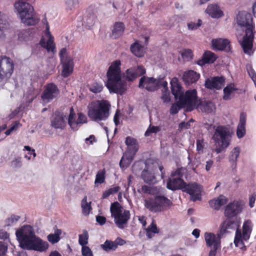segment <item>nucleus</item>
<instances>
[{
    "label": "nucleus",
    "mask_w": 256,
    "mask_h": 256,
    "mask_svg": "<svg viewBox=\"0 0 256 256\" xmlns=\"http://www.w3.org/2000/svg\"><path fill=\"white\" fill-rule=\"evenodd\" d=\"M8 250V246L4 242H0V256H4Z\"/></svg>",
    "instance_id": "62"
},
{
    "label": "nucleus",
    "mask_w": 256,
    "mask_h": 256,
    "mask_svg": "<svg viewBox=\"0 0 256 256\" xmlns=\"http://www.w3.org/2000/svg\"><path fill=\"white\" fill-rule=\"evenodd\" d=\"M22 161L20 157L15 158L11 162V166L14 168H20L22 166Z\"/></svg>",
    "instance_id": "57"
},
{
    "label": "nucleus",
    "mask_w": 256,
    "mask_h": 256,
    "mask_svg": "<svg viewBox=\"0 0 256 256\" xmlns=\"http://www.w3.org/2000/svg\"><path fill=\"white\" fill-rule=\"evenodd\" d=\"M224 78L222 77H214L208 78L205 82V86L209 89H220L224 84Z\"/></svg>",
    "instance_id": "24"
},
{
    "label": "nucleus",
    "mask_w": 256,
    "mask_h": 256,
    "mask_svg": "<svg viewBox=\"0 0 256 256\" xmlns=\"http://www.w3.org/2000/svg\"><path fill=\"white\" fill-rule=\"evenodd\" d=\"M138 86L150 92H154L158 88V80L143 76L140 80Z\"/></svg>",
    "instance_id": "18"
},
{
    "label": "nucleus",
    "mask_w": 256,
    "mask_h": 256,
    "mask_svg": "<svg viewBox=\"0 0 256 256\" xmlns=\"http://www.w3.org/2000/svg\"><path fill=\"white\" fill-rule=\"evenodd\" d=\"M120 187L118 186H114V188H110L108 190L104 192L102 198L104 199L108 198L110 195L114 194L119 191Z\"/></svg>",
    "instance_id": "48"
},
{
    "label": "nucleus",
    "mask_w": 256,
    "mask_h": 256,
    "mask_svg": "<svg viewBox=\"0 0 256 256\" xmlns=\"http://www.w3.org/2000/svg\"><path fill=\"white\" fill-rule=\"evenodd\" d=\"M78 243L83 246H86V244L88 243V234L87 231L84 230L82 234L78 236Z\"/></svg>",
    "instance_id": "46"
},
{
    "label": "nucleus",
    "mask_w": 256,
    "mask_h": 256,
    "mask_svg": "<svg viewBox=\"0 0 256 256\" xmlns=\"http://www.w3.org/2000/svg\"><path fill=\"white\" fill-rule=\"evenodd\" d=\"M212 49L215 50H230V42L227 39L216 38L212 40Z\"/></svg>",
    "instance_id": "25"
},
{
    "label": "nucleus",
    "mask_w": 256,
    "mask_h": 256,
    "mask_svg": "<svg viewBox=\"0 0 256 256\" xmlns=\"http://www.w3.org/2000/svg\"><path fill=\"white\" fill-rule=\"evenodd\" d=\"M96 140L94 136L92 134L85 139V142L88 145L92 144Z\"/></svg>",
    "instance_id": "63"
},
{
    "label": "nucleus",
    "mask_w": 256,
    "mask_h": 256,
    "mask_svg": "<svg viewBox=\"0 0 256 256\" xmlns=\"http://www.w3.org/2000/svg\"><path fill=\"white\" fill-rule=\"evenodd\" d=\"M14 68V62L10 58L0 57V79L6 81L12 75Z\"/></svg>",
    "instance_id": "14"
},
{
    "label": "nucleus",
    "mask_w": 256,
    "mask_h": 256,
    "mask_svg": "<svg viewBox=\"0 0 256 256\" xmlns=\"http://www.w3.org/2000/svg\"><path fill=\"white\" fill-rule=\"evenodd\" d=\"M103 88L102 84L95 82L90 86V90L94 93H98L100 92Z\"/></svg>",
    "instance_id": "49"
},
{
    "label": "nucleus",
    "mask_w": 256,
    "mask_h": 256,
    "mask_svg": "<svg viewBox=\"0 0 256 256\" xmlns=\"http://www.w3.org/2000/svg\"><path fill=\"white\" fill-rule=\"evenodd\" d=\"M227 200L224 196H220L216 199L212 200L210 201V206L214 208L218 209L221 206L226 203Z\"/></svg>",
    "instance_id": "35"
},
{
    "label": "nucleus",
    "mask_w": 256,
    "mask_h": 256,
    "mask_svg": "<svg viewBox=\"0 0 256 256\" xmlns=\"http://www.w3.org/2000/svg\"><path fill=\"white\" fill-rule=\"evenodd\" d=\"M120 62H113L107 72L108 81L106 84L110 92L122 94L126 89V84L121 78Z\"/></svg>",
    "instance_id": "5"
},
{
    "label": "nucleus",
    "mask_w": 256,
    "mask_h": 256,
    "mask_svg": "<svg viewBox=\"0 0 256 256\" xmlns=\"http://www.w3.org/2000/svg\"><path fill=\"white\" fill-rule=\"evenodd\" d=\"M236 90V88H235L234 84H230L227 86L224 89V100H230L233 96L234 92Z\"/></svg>",
    "instance_id": "36"
},
{
    "label": "nucleus",
    "mask_w": 256,
    "mask_h": 256,
    "mask_svg": "<svg viewBox=\"0 0 256 256\" xmlns=\"http://www.w3.org/2000/svg\"><path fill=\"white\" fill-rule=\"evenodd\" d=\"M190 122H191V121H190V122H182L180 123L179 124V128L181 129V130H182L184 128H186V129L190 127Z\"/></svg>",
    "instance_id": "64"
},
{
    "label": "nucleus",
    "mask_w": 256,
    "mask_h": 256,
    "mask_svg": "<svg viewBox=\"0 0 256 256\" xmlns=\"http://www.w3.org/2000/svg\"><path fill=\"white\" fill-rule=\"evenodd\" d=\"M10 28V23L7 20L6 14L0 12V40L5 37L4 32Z\"/></svg>",
    "instance_id": "29"
},
{
    "label": "nucleus",
    "mask_w": 256,
    "mask_h": 256,
    "mask_svg": "<svg viewBox=\"0 0 256 256\" xmlns=\"http://www.w3.org/2000/svg\"><path fill=\"white\" fill-rule=\"evenodd\" d=\"M171 90L176 100H178L182 106H187L190 110L194 109L198 104V96L196 90H190L186 92L176 78H173L170 81Z\"/></svg>",
    "instance_id": "4"
},
{
    "label": "nucleus",
    "mask_w": 256,
    "mask_h": 256,
    "mask_svg": "<svg viewBox=\"0 0 256 256\" xmlns=\"http://www.w3.org/2000/svg\"><path fill=\"white\" fill-rule=\"evenodd\" d=\"M198 104L194 108H198L202 111L212 112L215 109V106L212 102L206 101H200L198 98Z\"/></svg>",
    "instance_id": "30"
},
{
    "label": "nucleus",
    "mask_w": 256,
    "mask_h": 256,
    "mask_svg": "<svg viewBox=\"0 0 256 256\" xmlns=\"http://www.w3.org/2000/svg\"><path fill=\"white\" fill-rule=\"evenodd\" d=\"M82 256H93L92 250L88 246L82 248Z\"/></svg>",
    "instance_id": "58"
},
{
    "label": "nucleus",
    "mask_w": 256,
    "mask_h": 256,
    "mask_svg": "<svg viewBox=\"0 0 256 256\" xmlns=\"http://www.w3.org/2000/svg\"><path fill=\"white\" fill-rule=\"evenodd\" d=\"M110 210L116 226L124 228L130 218V211L124 208L118 202L112 204Z\"/></svg>",
    "instance_id": "9"
},
{
    "label": "nucleus",
    "mask_w": 256,
    "mask_h": 256,
    "mask_svg": "<svg viewBox=\"0 0 256 256\" xmlns=\"http://www.w3.org/2000/svg\"><path fill=\"white\" fill-rule=\"evenodd\" d=\"M216 58V56L210 51H206L202 56V59L198 62V64L200 66L206 63H212Z\"/></svg>",
    "instance_id": "31"
},
{
    "label": "nucleus",
    "mask_w": 256,
    "mask_h": 256,
    "mask_svg": "<svg viewBox=\"0 0 256 256\" xmlns=\"http://www.w3.org/2000/svg\"><path fill=\"white\" fill-rule=\"evenodd\" d=\"M158 230L155 224L152 222L147 228H146V234L148 238H152L156 234L158 233Z\"/></svg>",
    "instance_id": "44"
},
{
    "label": "nucleus",
    "mask_w": 256,
    "mask_h": 256,
    "mask_svg": "<svg viewBox=\"0 0 256 256\" xmlns=\"http://www.w3.org/2000/svg\"><path fill=\"white\" fill-rule=\"evenodd\" d=\"M202 24V21L198 20L197 21L190 22L188 23V28L190 30H194L198 28Z\"/></svg>",
    "instance_id": "50"
},
{
    "label": "nucleus",
    "mask_w": 256,
    "mask_h": 256,
    "mask_svg": "<svg viewBox=\"0 0 256 256\" xmlns=\"http://www.w3.org/2000/svg\"><path fill=\"white\" fill-rule=\"evenodd\" d=\"M97 22L96 16L94 12L88 13L84 18V25L88 28L93 26Z\"/></svg>",
    "instance_id": "37"
},
{
    "label": "nucleus",
    "mask_w": 256,
    "mask_h": 256,
    "mask_svg": "<svg viewBox=\"0 0 256 256\" xmlns=\"http://www.w3.org/2000/svg\"><path fill=\"white\" fill-rule=\"evenodd\" d=\"M160 129L158 126H150L145 132L144 136H148L152 133H156L160 131Z\"/></svg>",
    "instance_id": "54"
},
{
    "label": "nucleus",
    "mask_w": 256,
    "mask_h": 256,
    "mask_svg": "<svg viewBox=\"0 0 256 256\" xmlns=\"http://www.w3.org/2000/svg\"><path fill=\"white\" fill-rule=\"evenodd\" d=\"M62 234V230L56 229L54 230V234H50L48 236V240L52 244H54L60 240V236Z\"/></svg>",
    "instance_id": "39"
},
{
    "label": "nucleus",
    "mask_w": 256,
    "mask_h": 256,
    "mask_svg": "<svg viewBox=\"0 0 256 256\" xmlns=\"http://www.w3.org/2000/svg\"><path fill=\"white\" fill-rule=\"evenodd\" d=\"M182 108H186V110L191 112L192 110H190L188 108L187 106H182L181 104L180 100H178V102L176 104H172L171 108L170 109V113L172 114H175L178 112Z\"/></svg>",
    "instance_id": "43"
},
{
    "label": "nucleus",
    "mask_w": 256,
    "mask_h": 256,
    "mask_svg": "<svg viewBox=\"0 0 256 256\" xmlns=\"http://www.w3.org/2000/svg\"><path fill=\"white\" fill-rule=\"evenodd\" d=\"M130 50L132 52L138 57H142L145 52L144 47L136 41L131 46Z\"/></svg>",
    "instance_id": "32"
},
{
    "label": "nucleus",
    "mask_w": 256,
    "mask_h": 256,
    "mask_svg": "<svg viewBox=\"0 0 256 256\" xmlns=\"http://www.w3.org/2000/svg\"><path fill=\"white\" fill-rule=\"evenodd\" d=\"M158 88L162 86L163 87L164 90L162 91H168V82L164 79L158 78Z\"/></svg>",
    "instance_id": "61"
},
{
    "label": "nucleus",
    "mask_w": 256,
    "mask_h": 256,
    "mask_svg": "<svg viewBox=\"0 0 256 256\" xmlns=\"http://www.w3.org/2000/svg\"><path fill=\"white\" fill-rule=\"evenodd\" d=\"M206 12L214 18H220L224 15L223 12L220 8L216 4L208 5L206 10Z\"/></svg>",
    "instance_id": "28"
},
{
    "label": "nucleus",
    "mask_w": 256,
    "mask_h": 256,
    "mask_svg": "<svg viewBox=\"0 0 256 256\" xmlns=\"http://www.w3.org/2000/svg\"><path fill=\"white\" fill-rule=\"evenodd\" d=\"M237 223L230 219H227L221 224L220 234L223 235L224 234L229 232L230 230L236 229L234 240V244L236 246L242 250L246 249L245 245L250 239L252 228L253 224L250 220H246L242 225V230L237 228Z\"/></svg>",
    "instance_id": "3"
},
{
    "label": "nucleus",
    "mask_w": 256,
    "mask_h": 256,
    "mask_svg": "<svg viewBox=\"0 0 256 256\" xmlns=\"http://www.w3.org/2000/svg\"><path fill=\"white\" fill-rule=\"evenodd\" d=\"M86 200V197H84L82 199L81 204L82 214L86 216L88 215L92 210L90 202H88Z\"/></svg>",
    "instance_id": "41"
},
{
    "label": "nucleus",
    "mask_w": 256,
    "mask_h": 256,
    "mask_svg": "<svg viewBox=\"0 0 256 256\" xmlns=\"http://www.w3.org/2000/svg\"><path fill=\"white\" fill-rule=\"evenodd\" d=\"M46 30L44 32V35L42 36L40 42V46L47 50L48 52H54L55 48L54 44V38L51 35L50 32V26L46 20Z\"/></svg>",
    "instance_id": "16"
},
{
    "label": "nucleus",
    "mask_w": 256,
    "mask_h": 256,
    "mask_svg": "<svg viewBox=\"0 0 256 256\" xmlns=\"http://www.w3.org/2000/svg\"><path fill=\"white\" fill-rule=\"evenodd\" d=\"M124 30V26L122 22H116L112 30L113 36L114 38L119 37L123 34Z\"/></svg>",
    "instance_id": "38"
},
{
    "label": "nucleus",
    "mask_w": 256,
    "mask_h": 256,
    "mask_svg": "<svg viewBox=\"0 0 256 256\" xmlns=\"http://www.w3.org/2000/svg\"><path fill=\"white\" fill-rule=\"evenodd\" d=\"M14 12L22 22L26 26H34L39 22L33 6L28 2L18 0L14 4Z\"/></svg>",
    "instance_id": "6"
},
{
    "label": "nucleus",
    "mask_w": 256,
    "mask_h": 256,
    "mask_svg": "<svg viewBox=\"0 0 256 256\" xmlns=\"http://www.w3.org/2000/svg\"><path fill=\"white\" fill-rule=\"evenodd\" d=\"M101 247L104 250L108 252L115 250L116 248V244L114 242L107 240L101 245Z\"/></svg>",
    "instance_id": "47"
},
{
    "label": "nucleus",
    "mask_w": 256,
    "mask_h": 256,
    "mask_svg": "<svg viewBox=\"0 0 256 256\" xmlns=\"http://www.w3.org/2000/svg\"><path fill=\"white\" fill-rule=\"evenodd\" d=\"M242 210V204L238 201H234L226 206L224 210L225 216L232 218L240 214Z\"/></svg>",
    "instance_id": "20"
},
{
    "label": "nucleus",
    "mask_w": 256,
    "mask_h": 256,
    "mask_svg": "<svg viewBox=\"0 0 256 256\" xmlns=\"http://www.w3.org/2000/svg\"><path fill=\"white\" fill-rule=\"evenodd\" d=\"M230 137V130L226 126H220L216 128L212 140L218 145L215 149L217 154L220 153L229 146Z\"/></svg>",
    "instance_id": "8"
},
{
    "label": "nucleus",
    "mask_w": 256,
    "mask_h": 256,
    "mask_svg": "<svg viewBox=\"0 0 256 256\" xmlns=\"http://www.w3.org/2000/svg\"><path fill=\"white\" fill-rule=\"evenodd\" d=\"M20 124L18 122L16 121L14 122L10 128L8 130L5 134L6 136L10 135L13 131L16 130L20 126Z\"/></svg>",
    "instance_id": "55"
},
{
    "label": "nucleus",
    "mask_w": 256,
    "mask_h": 256,
    "mask_svg": "<svg viewBox=\"0 0 256 256\" xmlns=\"http://www.w3.org/2000/svg\"><path fill=\"white\" fill-rule=\"evenodd\" d=\"M220 233L215 234L212 232H205L204 237L206 245L210 248L209 256H216L217 250L220 248Z\"/></svg>",
    "instance_id": "15"
},
{
    "label": "nucleus",
    "mask_w": 256,
    "mask_h": 256,
    "mask_svg": "<svg viewBox=\"0 0 256 256\" xmlns=\"http://www.w3.org/2000/svg\"><path fill=\"white\" fill-rule=\"evenodd\" d=\"M110 104L105 100H98L91 102L88 106V116L92 120H106L110 115Z\"/></svg>",
    "instance_id": "7"
},
{
    "label": "nucleus",
    "mask_w": 256,
    "mask_h": 256,
    "mask_svg": "<svg viewBox=\"0 0 256 256\" xmlns=\"http://www.w3.org/2000/svg\"><path fill=\"white\" fill-rule=\"evenodd\" d=\"M145 68L142 66H133L126 70L124 74L126 78L129 81H132L138 77L146 74Z\"/></svg>",
    "instance_id": "21"
},
{
    "label": "nucleus",
    "mask_w": 256,
    "mask_h": 256,
    "mask_svg": "<svg viewBox=\"0 0 256 256\" xmlns=\"http://www.w3.org/2000/svg\"><path fill=\"white\" fill-rule=\"evenodd\" d=\"M245 124L246 117L244 114H241L236 132V134L238 138H242L246 134Z\"/></svg>",
    "instance_id": "33"
},
{
    "label": "nucleus",
    "mask_w": 256,
    "mask_h": 256,
    "mask_svg": "<svg viewBox=\"0 0 256 256\" xmlns=\"http://www.w3.org/2000/svg\"><path fill=\"white\" fill-rule=\"evenodd\" d=\"M106 171L104 169L100 170L97 172L94 181V184L98 186L99 184L104 182L105 180Z\"/></svg>",
    "instance_id": "40"
},
{
    "label": "nucleus",
    "mask_w": 256,
    "mask_h": 256,
    "mask_svg": "<svg viewBox=\"0 0 256 256\" xmlns=\"http://www.w3.org/2000/svg\"><path fill=\"white\" fill-rule=\"evenodd\" d=\"M186 183L180 178H177L176 176H172L169 178L166 187L168 189L172 190H184Z\"/></svg>",
    "instance_id": "22"
},
{
    "label": "nucleus",
    "mask_w": 256,
    "mask_h": 256,
    "mask_svg": "<svg viewBox=\"0 0 256 256\" xmlns=\"http://www.w3.org/2000/svg\"><path fill=\"white\" fill-rule=\"evenodd\" d=\"M59 90L57 86L53 83L46 84L41 96L44 103H48L55 98L58 94Z\"/></svg>",
    "instance_id": "17"
},
{
    "label": "nucleus",
    "mask_w": 256,
    "mask_h": 256,
    "mask_svg": "<svg viewBox=\"0 0 256 256\" xmlns=\"http://www.w3.org/2000/svg\"><path fill=\"white\" fill-rule=\"evenodd\" d=\"M162 99L164 102H169L170 100V94L168 91H162Z\"/></svg>",
    "instance_id": "59"
},
{
    "label": "nucleus",
    "mask_w": 256,
    "mask_h": 256,
    "mask_svg": "<svg viewBox=\"0 0 256 256\" xmlns=\"http://www.w3.org/2000/svg\"><path fill=\"white\" fill-rule=\"evenodd\" d=\"M236 22L238 25L236 32L238 40L244 54L251 56L255 50L253 46L254 26L252 16L246 11L240 12L236 15Z\"/></svg>",
    "instance_id": "1"
},
{
    "label": "nucleus",
    "mask_w": 256,
    "mask_h": 256,
    "mask_svg": "<svg viewBox=\"0 0 256 256\" xmlns=\"http://www.w3.org/2000/svg\"><path fill=\"white\" fill-rule=\"evenodd\" d=\"M144 204L145 208L152 212L164 211L172 204L170 200L164 196L146 198Z\"/></svg>",
    "instance_id": "11"
},
{
    "label": "nucleus",
    "mask_w": 256,
    "mask_h": 256,
    "mask_svg": "<svg viewBox=\"0 0 256 256\" xmlns=\"http://www.w3.org/2000/svg\"><path fill=\"white\" fill-rule=\"evenodd\" d=\"M138 192L142 194H153V188L147 186H142L138 190Z\"/></svg>",
    "instance_id": "53"
},
{
    "label": "nucleus",
    "mask_w": 256,
    "mask_h": 256,
    "mask_svg": "<svg viewBox=\"0 0 256 256\" xmlns=\"http://www.w3.org/2000/svg\"><path fill=\"white\" fill-rule=\"evenodd\" d=\"M204 146V140H196V150L198 153L202 152Z\"/></svg>",
    "instance_id": "60"
},
{
    "label": "nucleus",
    "mask_w": 256,
    "mask_h": 256,
    "mask_svg": "<svg viewBox=\"0 0 256 256\" xmlns=\"http://www.w3.org/2000/svg\"><path fill=\"white\" fill-rule=\"evenodd\" d=\"M66 118L73 130H78L83 124L88 122L87 118L84 114L81 112L76 114L72 108H70V114Z\"/></svg>",
    "instance_id": "13"
},
{
    "label": "nucleus",
    "mask_w": 256,
    "mask_h": 256,
    "mask_svg": "<svg viewBox=\"0 0 256 256\" xmlns=\"http://www.w3.org/2000/svg\"><path fill=\"white\" fill-rule=\"evenodd\" d=\"M186 172V170L184 168H178L172 174V176H176L177 178H182L184 174Z\"/></svg>",
    "instance_id": "52"
},
{
    "label": "nucleus",
    "mask_w": 256,
    "mask_h": 256,
    "mask_svg": "<svg viewBox=\"0 0 256 256\" xmlns=\"http://www.w3.org/2000/svg\"><path fill=\"white\" fill-rule=\"evenodd\" d=\"M182 58L186 60L192 59V52L191 50H184L182 53Z\"/></svg>",
    "instance_id": "56"
},
{
    "label": "nucleus",
    "mask_w": 256,
    "mask_h": 256,
    "mask_svg": "<svg viewBox=\"0 0 256 256\" xmlns=\"http://www.w3.org/2000/svg\"><path fill=\"white\" fill-rule=\"evenodd\" d=\"M20 217L16 215H12L6 220V226H12L14 225L19 220Z\"/></svg>",
    "instance_id": "51"
},
{
    "label": "nucleus",
    "mask_w": 256,
    "mask_h": 256,
    "mask_svg": "<svg viewBox=\"0 0 256 256\" xmlns=\"http://www.w3.org/2000/svg\"><path fill=\"white\" fill-rule=\"evenodd\" d=\"M156 168L153 167L150 168L146 164V168L144 169L142 174V178L144 182L148 184H154L157 180L155 176V170Z\"/></svg>",
    "instance_id": "23"
},
{
    "label": "nucleus",
    "mask_w": 256,
    "mask_h": 256,
    "mask_svg": "<svg viewBox=\"0 0 256 256\" xmlns=\"http://www.w3.org/2000/svg\"><path fill=\"white\" fill-rule=\"evenodd\" d=\"M200 74L192 70L186 71L182 74V80L186 84L196 82L200 78Z\"/></svg>",
    "instance_id": "27"
},
{
    "label": "nucleus",
    "mask_w": 256,
    "mask_h": 256,
    "mask_svg": "<svg viewBox=\"0 0 256 256\" xmlns=\"http://www.w3.org/2000/svg\"><path fill=\"white\" fill-rule=\"evenodd\" d=\"M59 56L62 65V76L66 78L72 74L74 64L72 58L68 54L66 48H62L60 52Z\"/></svg>",
    "instance_id": "12"
},
{
    "label": "nucleus",
    "mask_w": 256,
    "mask_h": 256,
    "mask_svg": "<svg viewBox=\"0 0 256 256\" xmlns=\"http://www.w3.org/2000/svg\"><path fill=\"white\" fill-rule=\"evenodd\" d=\"M125 142L128 148L124 154L120 162V166L124 169L130 165L139 148L137 140L133 138L126 137Z\"/></svg>",
    "instance_id": "10"
},
{
    "label": "nucleus",
    "mask_w": 256,
    "mask_h": 256,
    "mask_svg": "<svg viewBox=\"0 0 256 256\" xmlns=\"http://www.w3.org/2000/svg\"><path fill=\"white\" fill-rule=\"evenodd\" d=\"M20 246L24 249L40 252L46 251L48 244L36 234L34 229L30 225H24L16 232Z\"/></svg>",
    "instance_id": "2"
},
{
    "label": "nucleus",
    "mask_w": 256,
    "mask_h": 256,
    "mask_svg": "<svg viewBox=\"0 0 256 256\" xmlns=\"http://www.w3.org/2000/svg\"><path fill=\"white\" fill-rule=\"evenodd\" d=\"M18 40L20 42H26L29 40V31L26 30H22L18 31Z\"/></svg>",
    "instance_id": "45"
},
{
    "label": "nucleus",
    "mask_w": 256,
    "mask_h": 256,
    "mask_svg": "<svg viewBox=\"0 0 256 256\" xmlns=\"http://www.w3.org/2000/svg\"><path fill=\"white\" fill-rule=\"evenodd\" d=\"M67 116L56 114L51 120V126L56 129H63L66 126Z\"/></svg>",
    "instance_id": "26"
},
{
    "label": "nucleus",
    "mask_w": 256,
    "mask_h": 256,
    "mask_svg": "<svg viewBox=\"0 0 256 256\" xmlns=\"http://www.w3.org/2000/svg\"><path fill=\"white\" fill-rule=\"evenodd\" d=\"M240 148L235 147L230 152L229 156V161L232 164V166L234 168L236 166V161L240 156Z\"/></svg>",
    "instance_id": "34"
},
{
    "label": "nucleus",
    "mask_w": 256,
    "mask_h": 256,
    "mask_svg": "<svg viewBox=\"0 0 256 256\" xmlns=\"http://www.w3.org/2000/svg\"><path fill=\"white\" fill-rule=\"evenodd\" d=\"M184 191L188 193L192 201L200 200L201 198L202 188L196 183L186 184Z\"/></svg>",
    "instance_id": "19"
},
{
    "label": "nucleus",
    "mask_w": 256,
    "mask_h": 256,
    "mask_svg": "<svg viewBox=\"0 0 256 256\" xmlns=\"http://www.w3.org/2000/svg\"><path fill=\"white\" fill-rule=\"evenodd\" d=\"M78 5V0H66V10L68 12H73Z\"/></svg>",
    "instance_id": "42"
}]
</instances>
